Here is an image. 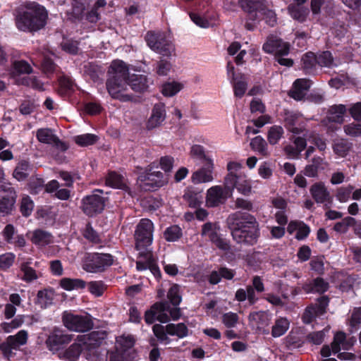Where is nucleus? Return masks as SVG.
I'll return each mask as SVG.
<instances>
[{"instance_id": "nucleus-1", "label": "nucleus", "mask_w": 361, "mask_h": 361, "mask_svg": "<svg viewBox=\"0 0 361 361\" xmlns=\"http://www.w3.org/2000/svg\"><path fill=\"white\" fill-rule=\"evenodd\" d=\"M226 225L233 240L245 246L255 245L260 237L259 222L247 212L231 213L226 219Z\"/></svg>"}, {"instance_id": "nucleus-2", "label": "nucleus", "mask_w": 361, "mask_h": 361, "mask_svg": "<svg viewBox=\"0 0 361 361\" xmlns=\"http://www.w3.org/2000/svg\"><path fill=\"white\" fill-rule=\"evenodd\" d=\"M129 78V69L127 65L122 61H114L110 66L108 72V78L106 87L108 93L114 99L121 102H132L134 96L126 93L128 90V78Z\"/></svg>"}, {"instance_id": "nucleus-3", "label": "nucleus", "mask_w": 361, "mask_h": 361, "mask_svg": "<svg viewBox=\"0 0 361 361\" xmlns=\"http://www.w3.org/2000/svg\"><path fill=\"white\" fill-rule=\"evenodd\" d=\"M48 18V12L44 6L32 2L26 6V10L19 11L15 18L18 30L25 32H35L44 27Z\"/></svg>"}, {"instance_id": "nucleus-4", "label": "nucleus", "mask_w": 361, "mask_h": 361, "mask_svg": "<svg viewBox=\"0 0 361 361\" xmlns=\"http://www.w3.org/2000/svg\"><path fill=\"white\" fill-rule=\"evenodd\" d=\"M108 200L107 197L104 196L102 190L94 189L91 194L82 197L80 209L86 216L94 217L103 212Z\"/></svg>"}, {"instance_id": "nucleus-5", "label": "nucleus", "mask_w": 361, "mask_h": 361, "mask_svg": "<svg viewBox=\"0 0 361 361\" xmlns=\"http://www.w3.org/2000/svg\"><path fill=\"white\" fill-rule=\"evenodd\" d=\"M114 257L109 253H86L82 262V268L89 273H102L114 264Z\"/></svg>"}, {"instance_id": "nucleus-6", "label": "nucleus", "mask_w": 361, "mask_h": 361, "mask_svg": "<svg viewBox=\"0 0 361 361\" xmlns=\"http://www.w3.org/2000/svg\"><path fill=\"white\" fill-rule=\"evenodd\" d=\"M61 319L64 326L71 331L84 333L92 329L94 326L92 317L88 314L82 315L64 311Z\"/></svg>"}, {"instance_id": "nucleus-7", "label": "nucleus", "mask_w": 361, "mask_h": 361, "mask_svg": "<svg viewBox=\"0 0 361 361\" xmlns=\"http://www.w3.org/2000/svg\"><path fill=\"white\" fill-rule=\"evenodd\" d=\"M145 39L152 50L164 56H170L175 51L174 45L163 32L148 31Z\"/></svg>"}, {"instance_id": "nucleus-8", "label": "nucleus", "mask_w": 361, "mask_h": 361, "mask_svg": "<svg viewBox=\"0 0 361 361\" xmlns=\"http://www.w3.org/2000/svg\"><path fill=\"white\" fill-rule=\"evenodd\" d=\"M28 334L25 330H20L16 334L8 336L0 343V351L3 357L10 360L16 355V351L27 343Z\"/></svg>"}, {"instance_id": "nucleus-9", "label": "nucleus", "mask_w": 361, "mask_h": 361, "mask_svg": "<svg viewBox=\"0 0 361 361\" xmlns=\"http://www.w3.org/2000/svg\"><path fill=\"white\" fill-rule=\"evenodd\" d=\"M154 224L149 219H142L135 231V249L145 250L153 240Z\"/></svg>"}, {"instance_id": "nucleus-10", "label": "nucleus", "mask_w": 361, "mask_h": 361, "mask_svg": "<svg viewBox=\"0 0 361 361\" xmlns=\"http://www.w3.org/2000/svg\"><path fill=\"white\" fill-rule=\"evenodd\" d=\"M262 4L253 0H240L239 6L246 13L245 27L249 31L256 28L257 23L262 20L261 11Z\"/></svg>"}, {"instance_id": "nucleus-11", "label": "nucleus", "mask_w": 361, "mask_h": 361, "mask_svg": "<svg viewBox=\"0 0 361 361\" xmlns=\"http://www.w3.org/2000/svg\"><path fill=\"white\" fill-rule=\"evenodd\" d=\"M17 192L11 183H6L0 188V215L12 214L16 209Z\"/></svg>"}, {"instance_id": "nucleus-12", "label": "nucleus", "mask_w": 361, "mask_h": 361, "mask_svg": "<svg viewBox=\"0 0 361 361\" xmlns=\"http://www.w3.org/2000/svg\"><path fill=\"white\" fill-rule=\"evenodd\" d=\"M225 188L231 194L234 188L243 195L248 196L251 193L250 181L244 175L228 173L224 179Z\"/></svg>"}, {"instance_id": "nucleus-13", "label": "nucleus", "mask_w": 361, "mask_h": 361, "mask_svg": "<svg viewBox=\"0 0 361 361\" xmlns=\"http://www.w3.org/2000/svg\"><path fill=\"white\" fill-rule=\"evenodd\" d=\"M73 336L61 329L54 327L49 334L45 341L47 348L51 352H58L63 345L69 343Z\"/></svg>"}, {"instance_id": "nucleus-14", "label": "nucleus", "mask_w": 361, "mask_h": 361, "mask_svg": "<svg viewBox=\"0 0 361 361\" xmlns=\"http://www.w3.org/2000/svg\"><path fill=\"white\" fill-rule=\"evenodd\" d=\"M290 45L282 39L276 36H269L262 46V50L267 54L274 55V57L288 56L290 53Z\"/></svg>"}, {"instance_id": "nucleus-15", "label": "nucleus", "mask_w": 361, "mask_h": 361, "mask_svg": "<svg viewBox=\"0 0 361 361\" xmlns=\"http://www.w3.org/2000/svg\"><path fill=\"white\" fill-rule=\"evenodd\" d=\"M228 190H224L220 185H215L210 188L207 192L206 204L208 207H216L224 204L228 198Z\"/></svg>"}, {"instance_id": "nucleus-16", "label": "nucleus", "mask_w": 361, "mask_h": 361, "mask_svg": "<svg viewBox=\"0 0 361 361\" xmlns=\"http://www.w3.org/2000/svg\"><path fill=\"white\" fill-rule=\"evenodd\" d=\"M37 139L44 144L53 145L61 152H66L68 149V145L61 141L56 135L52 133L50 128H39L37 130Z\"/></svg>"}, {"instance_id": "nucleus-17", "label": "nucleus", "mask_w": 361, "mask_h": 361, "mask_svg": "<svg viewBox=\"0 0 361 361\" xmlns=\"http://www.w3.org/2000/svg\"><path fill=\"white\" fill-rule=\"evenodd\" d=\"M166 106L164 103L155 104L152 110L150 117L147 121L146 128L148 130H153L161 125L166 119Z\"/></svg>"}, {"instance_id": "nucleus-18", "label": "nucleus", "mask_w": 361, "mask_h": 361, "mask_svg": "<svg viewBox=\"0 0 361 361\" xmlns=\"http://www.w3.org/2000/svg\"><path fill=\"white\" fill-rule=\"evenodd\" d=\"M302 290L306 293L324 294L329 288V283L322 277H317L310 281H307L301 286Z\"/></svg>"}, {"instance_id": "nucleus-19", "label": "nucleus", "mask_w": 361, "mask_h": 361, "mask_svg": "<svg viewBox=\"0 0 361 361\" xmlns=\"http://www.w3.org/2000/svg\"><path fill=\"white\" fill-rule=\"evenodd\" d=\"M310 192L312 198L317 204H331L332 202V197L330 192L322 182L314 183L311 186Z\"/></svg>"}, {"instance_id": "nucleus-20", "label": "nucleus", "mask_w": 361, "mask_h": 361, "mask_svg": "<svg viewBox=\"0 0 361 361\" xmlns=\"http://www.w3.org/2000/svg\"><path fill=\"white\" fill-rule=\"evenodd\" d=\"M310 87V80L305 78L296 79L291 90L288 92V96L296 101L302 100L307 94Z\"/></svg>"}, {"instance_id": "nucleus-21", "label": "nucleus", "mask_w": 361, "mask_h": 361, "mask_svg": "<svg viewBox=\"0 0 361 361\" xmlns=\"http://www.w3.org/2000/svg\"><path fill=\"white\" fill-rule=\"evenodd\" d=\"M214 164L212 159H207L203 166L194 172L192 176V180L194 183H207L213 180L212 172Z\"/></svg>"}, {"instance_id": "nucleus-22", "label": "nucleus", "mask_w": 361, "mask_h": 361, "mask_svg": "<svg viewBox=\"0 0 361 361\" xmlns=\"http://www.w3.org/2000/svg\"><path fill=\"white\" fill-rule=\"evenodd\" d=\"M164 174L161 171L147 173L142 181L146 190H155L164 185Z\"/></svg>"}, {"instance_id": "nucleus-23", "label": "nucleus", "mask_w": 361, "mask_h": 361, "mask_svg": "<svg viewBox=\"0 0 361 361\" xmlns=\"http://www.w3.org/2000/svg\"><path fill=\"white\" fill-rule=\"evenodd\" d=\"M138 93H144L147 91L149 88L148 78L146 75L140 74H129L128 78V86Z\"/></svg>"}, {"instance_id": "nucleus-24", "label": "nucleus", "mask_w": 361, "mask_h": 361, "mask_svg": "<svg viewBox=\"0 0 361 361\" xmlns=\"http://www.w3.org/2000/svg\"><path fill=\"white\" fill-rule=\"evenodd\" d=\"M169 307L168 301H159L154 302L149 310H146L144 320L148 325L152 324L157 321L159 312H166Z\"/></svg>"}, {"instance_id": "nucleus-25", "label": "nucleus", "mask_w": 361, "mask_h": 361, "mask_svg": "<svg viewBox=\"0 0 361 361\" xmlns=\"http://www.w3.org/2000/svg\"><path fill=\"white\" fill-rule=\"evenodd\" d=\"M326 164V162L324 158L314 156L305 167L303 171L304 175L310 178L317 177L319 171L324 170V165Z\"/></svg>"}, {"instance_id": "nucleus-26", "label": "nucleus", "mask_w": 361, "mask_h": 361, "mask_svg": "<svg viewBox=\"0 0 361 361\" xmlns=\"http://www.w3.org/2000/svg\"><path fill=\"white\" fill-rule=\"evenodd\" d=\"M183 199L191 208H197L202 203V191L196 188H188L183 195Z\"/></svg>"}, {"instance_id": "nucleus-27", "label": "nucleus", "mask_w": 361, "mask_h": 361, "mask_svg": "<svg viewBox=\"0 0 361 361\" xmlns=\"http://www.w3.org/2000/svg\"><path fill=\"white\" fill-rule=\"evenodd\" d=\"M106 338V331H94L87 335L84 344L87 345L89 350H93L99 347Z\"/></svg>"}, {"instance_id": "nucleus-28", "label": "nucleus", "mask_w": 361, "mask_h": 361, "mask_svg": "<svg viewBox=\"0 0 361 361\" xmlns=\"http://www.w3.org/2000/svg\"><path fill=\"white\" fill-rule=\"evenodd\" d=\"M83 350L82 344L79 343H73L65 350L59 354V357L61 360L66 361H78Z\"/></svg>"}, {"instance_id": "nucleus-29", "label": "nucleus", "mask_w": 361, "mask_h": 361, "mask_svg": "<svg viewBox=\"0 0 361 361\" xmlns=\"http://www.w3.org/2000/svg\"><path fill=\"white\" fill-rule=\"evenodd\" d=\"M32 171V165L27 160H20L16 165L13 176L18 181L25 180Z\"/></svg>"}, {"instance_id": "nucleus-30", "label": "nucleus", "mask_w": 361, "mask_h": 361, "mask_svg": "<svg viewBox=\"0 0 361 361\" xmlns=\"http://www.w3.org/2000/svg\"><path fill=\"white\" fill-rule=\"evenodd\" d=\"M58 94L62 97H68L74 92V83L66 75L61 76L58 80Z\"/></svg>"}, {"instance_id": "nucleus-31", "label": "nucleus", "mask_w": 361, "mask_h": 361, "mask_svg": "<svg viewBox=\"0 0 361 361\" xmlns=\"http://www.w3.org/2000/svg\"><path fill=\"white\" fill-rule=\"evenodd\" d=\"M347 111L344 104H334L329 107L327 118L330 122L342 123L344 121V114Z\"/></svg>"}, {"instance_id": "nucleus-32", "label": "nucleus", "mask_w": 361, "mask_h": 361, "mask_svg": "<svg viewBox=\"0 0 361 361\" xmlns=\"http://www.w3.org/2000/svg\"><path fill=\"white\" fill-rule=\"evenodd\" d=\"M31 241L37 246H46L53 243V236L48 231L36 229L32 233Z\"/></svg>"}, {"instance_id": "nucleus-33", "label": "nucleus", "mask_w": 361, "mask_h": 361, "mask_svg": "<svg viewBox=\"0 0 361 361\" xmlns=\"http://www.w3.org/2000/svg\"><path fill=\"white\" fill-rule=\"evenodd\" d=\"M106 6V0H97L90 11L85 14V20L90 23H97L101 19V8Z\"/></svg>"}, {"instance_id": "nucleus-34", "label": "nucleus", "mask_w": 361, "mask_h": 361, "mask_svg": "<svg viewBox=\"0 0 361 361\" xmlns=\"http://www.w3.org/2000/svg\"><path fill=\"white\" fill-rule=\"evenodd\" d=\"M87 3V0H72V11L69 13V18L72 21L82 20Z\"/></svg>"}, {"instance_id": "nucleus-35", "label": "nucleus", "mask_w": 361, "mask_h": 361, "mask_svg": "<svg viewBox=\"0 0 361 361\" xmlns=\"http://www.w3.org/2000/svg\"><path fill=\"white\" fill-rule=\"evenodd\" d=\"M106 185L117 189L125 190L127 185L124 182V177L116 171H109L105 178Z\"/></svg>"}, {"instance_id": "nucleus-36", "label": "nucleus", "mask_w": 361, "mask_h": 361, "mask_svg": "<svg viewBox=\"0 0 361 361\" xmlns=\"http://www.w3.org/2000/svg\"><path fill=\"white\" fill-rule=\"evenodd\" d=\"M166 331L169 336H177L178 338H183L189 335V329L185 323L178 324L169 323L166 325Z\"/></svg>"}, {"instance_id": "nucleus-37", "label": "nucleus", "mask_w": 361, "mask_h": 361, "mask_svg": "<svg viewBox=\"0 0 361 361\" xmlns=\"http://www.w3.org/2000/svg\"><path fill=\"white\" fill-rule=\"evenodd\" d=\"M317 65V58L314 53L308 51L302 56V67L306 74H314Z\"/></svg>"}, {"instance_id": "nucleus-38", "label": "nucleus", "mask_w": 361, "mask_h": 361, "mask_svg": "<svg viewBox=\"0 0 361 361\" xmlns=\"http://www.w3.org/2000/svg\"><path fill=\"white\" fill-rule=\"evenodd\" d=\"M60 286L67 291L73 290L84 289L86 286V282L81 279L63 278L59 282Z\"/></svg>"}, {"instance_id": "nucleus-39", "label": "nucleus", "mask_w": 361, "mask_h": 361, "mask_svg": "<svg viewBox=\"0 0 361 361\" xmlns=\"http://www.w3.org/2000/svg\"><path fill=\"white\" fill-rule=\"evenodd\" d=\"M288 10L290 16L300 23L305 22L310 14L308 6H288Z\"/></svg>"}, {"instance_id": "nucleus-40", "label": "nucleus", "mask_w": 361, "mask_h": 361, "mask_svg": "<svg viewBox=\"0 0 361 361\" xmlns=\"http://www.w3.org/2000/svg\"><path fill=\"white\" fill-rule=\"evenodd\" d=\"M353 144L347 140L341 139L335 141L332 148L334 152L340 157H345L352 149Z\"/></svg>"}, {"instance_id": "nucleus-41", "label": "nucleus", "mask_w": 361, "mask_h": 361, "mask_svg": "<svg viewBox=\"0 0 361 361\" xmlns=\"http://www.w3.org/2000/svg\"><path fill=\"white\" fill-rule=\"evenodd\" d=\"M233 84V92L235 97L242 98L247 87V83L245 80V77L243 74H240L239 77L235 80H231Z\"/></svg>"}, {"instance_id": "nucleus-42", "label": "nucleus", "mask_w": 361, "mask_h": 361, "mask_svg": "<svg viewBox=\"0 0 361 361\" xmlns=\"http://www.w3.org/2000/svg\"><path fill=\"white\" fill-rule=\"evenodd\" d=\"M299 115L296 113H290L286 114L284 123L286 129L293 134L299 135L302 130L300 128L296 127Z\"/></svg>"}, {"instance_id": "nucleus-43", "label": "nucleus", "mask_w": 361, "mask_h": 361, "mask_svg": "<svg viewBox=\"0 0 361 361\" xmlns=\"http://www.w3.org/2000/svg\"><path fill=\"white\" fill-rule=\"evenodd\" d=\"M269 314L266 311L252 312L248 316V320L256 323L259 327L268 326L269 318Z\"/></svg>"}, {"instance_id": "nucleus-44", "label": "nucleus", "mask_w": 361, "mask_h": 361, "mask_svg": "<svg viewBox=\"0 0 361 361\" xmlns=\"http://www.w3.org/2000/svg\"><path fill=\"white\" fill-rule=\"evenodd\" d=\"M289 322L286 318L281 317L276 320L272 326L271 336L274 338L283 336L289 328Z\"/></svg>"}, {"instance_id": "nucleus-45", "label": "nucleus", "mask_w": 361, "mask_h": 361, "mask_svg": "<svg viewBox=\"0 0 361 361\" xmlns=\"http://www.w3.org/2000/svg\"><path fill=\"white\" fill-rule=\"evenodd\" d=\"M251 149L257 152L259 154L267 157L269 155L267 150V143L261 136H256L250 142Z\"/></svg>"}, {"instance_id": "nucleus-46", "label": "nucleus", "mask_w": 361, "mask_h": 361, "mask_svg": "<svg viewBox=\"0 0 361 361\" xmlns=\"http://www.w3.org/2000/svg\"><path fill=\"white\" fill-rule=\"evenodd\" d=\"M12 73L15 75L21 74H30L32 72V68L25 60L14 61L12 63Z\"/></svg>"}, {"instance_id": "nucleus-47", "label": "nucleus", "mask_w": 361, "mask_h": 361, "mask_svg": "<svg viewBox=\"0 0 361 361\" xmlns=\"http://www.w3.org/2000/svg\"><path fill=\"white\" fill-rule=\"evenodd\" d=\"M99 137L94 134L85 133L74 137L75 142L80 147H88L94 145Z\"/></svg>"}, {"instance_id": "nucleus-48", "label": "nucleus", "mask_w": 361, "mask_h": 361, "mask_svg": "<svg viewBox=\"0 0 361 361\" xmlns=\"http://www.w3.org/2000/svg\"><path fill=\"white\" fill-rule=\"evenodd\" d=\"M183 87L178 82H166L161 85V93L166 97H172L179 92Z\"/></svg>"}, {"instance_id": "nucleus-49", "label": "nucleus", "mask_w": 361, "mask_h": 361, "mask_svg": "<svg viewBox=\"0 0 361 361\" xmlns=\"http://www.w3.org/2000/svg\"><path fill=\"white\" fill-rule=\"evenodd\" d=\"M152 331L154 335L157 338L158 341L165 345L169 344L171 339L169 338L166 331V326H163L159 324H155L152 326Z\"/></svg>"}, {"instance_id": "nucleus-50", "label": "nucleus", "mask_w": 361, "mask_h": 361, "mask_svg": "<svg viewBox=\"0 0 361 361\" xmlns=\"http://www.w3.org/2000/svg\"><path fill=\"white\" fill-rule=\"evenodd\" d=\"M182 235V229L178 225H172L166 228L164 232V238L168 242L177 241Z\"/></svg>"}, {"instance_id": "nucleus-51", "label": "nucleus", "mask_w": 361, "mask_h": 361, "mask_svg": "<svg viewBox=\"0 0 361 361\" xmlns=\"http://www.w3.org/2000/svg\"><path fill=\"white\" fill-rule=\"evenodd\" d=\"M30 265V262H25L21 263L20 266V269L23 273L22 279L26 282H30L37 279L36 271Z\"/></svg>"}, {"instance_id": "nucleus-52", "label": "nucleus", "mask_w": 361, "mask_h": 361, "mask_svg": "<svg viewBox=\"0 0 361 361\" xmlns=\"http://www.w3.org/2000/svg\"><path fill=\"white\" fill-rule=\"evenodd\" d=\"M283 129L280 126H274L270 128L268 132L267 140L270 145H274L278 143L283 135Z\"/></svg>"}, {"instance_id": "nucleus-53", "label": "nucleus", "mask_w": 361, "mask_h": 361, "mask_svg": "<svg viewBox=\"0 0 361 361\" xmlns=\"http://www.w3.org/2000/svg\"><path fill=\"white\" fill-rule=\"evenodd\" d=\"M34 209V202L28 195H25L22 197L20 212L25 217H28L32 214Z\"/></svg>"}, {"instance_id": "nucleus-54", "label": "nucleus", "mask_w": 361, "mask_h": 361, "mask_svg": "<svg viewBox=\"0 0 361 361\" xmlns=\"http://www.w3.org/2000/svg\"><path fill=\"white\" fill-rule=\"evenodd\" d=\"M261 18L270 27H274L276 24V15L273 10L269 9L264 5H262Z\"/></svg>"}, {"instance_id": "nucleus-55", "label": "nucleus", "mask_w": 361, "mask_h": 361, "mask_svg": "<svg viewBox=\"0 0 361 361\" xmlns=\"http://www.w3.org/2000/svg\"><path fill=\"white\" fill-rule=\"evenodd\" d=\"M355 222V219L351 216H347L342 219L341 221L337 222L334 226V230L340 233H345L348 228L353 227Z\"/></svg>"}, {"instance_id": "nucleus-56", "label": "nucleus", "mask_w": 361, "mask_h": 361, "mask_svg": "<svg viewBox=\"0 0 361 361\" xmlns=\"http://www.w3.org/2000/svg\"><path fill=\"white\" fill-rule=\"evenodd\" d=\"M323 258V256L314 257L310 262L311 270L319 276L323 275L325 271Z\"/></svg>"}, {"instance_id": "nucleus-57", "label": "nucleus", "mask_w": 361, "mask_h": 361, "mask_svg": "<svg viewBox=\"0 0 361 361\" xmlns=\"http://www.w3.org/2000/svg\"><path fill=\"white\" fill-rule=\"evenodd\" d=\"M317 65L322 67H331L334 63V57L329 51H324L316 55Z\"/></svg>"}, {"instance_id": "nucleus-58", "label": "nucleus", "mask_w": 361, "mask_h": 361, "mask_svg": "<svg viewBox=\"0 0 361 361\" xmlns=\"http://www.w3.org/2000/svg\"><path fill=\"white\" fill-rule=\"evenodd\" d=\"M24 320L21 315H18L10 322H2L1 327L5 333H11L13 329H18L23 324Z\"/></svg>"}, {"instance_id": "nucleus-59", "label": "nucleus", "mask_w": 361, "mask_h": 361, "mask_svg": "<svg viewBox=\"0 0 361 361\" xmlns=\"http://www.w3.org/2000/svg\"><path fill=\"white\" fill-rule=\"evenodd\" d=\"M167 298L169 302L173 306H178L180 305L182 298L179 292V286L177 284H173L167 293Z\"/></svg>"}, {"instance_id": "nucleus-60", "label": "nucleus", "mask_w": 361, "mask_h": 361, "mask_svg": "<svg viewBox=\"0 0 361 361\" xmlns=\"http://www.w3.org/2000/svg\"><path fill=\"white\" fill-rule=\"evenodd\" d=\"M88 289L92 294L100 297L106 289V286L102 281H94L88 283Z\"/></svg>"}, {"instance_id": "nucleus-61", "label": "nucleus", "mask_w": 361, "mask_h": 361, "mask_svg": "<svg viewBox=\"0 0 361 361\" xmlns=\"http://www.w3.org/2000/svg\"><path fill=\"white\" fill-rule=\"evenodd\" d=\"M15 259L16 255L12 252H6L0 255V270H8L13 266Z\"/></svg>"}, {"instance_id": "nucleus-62", "label": "nucleus", "mask_w": 361, "mask_h": 361, "mask_svg": "<svg viewBox=\"0 0 361 361\" xmlns=\"http://www.w3.org/2000/svg\"><path fill=\"white\" fill-rule=\"evenodd\" d=\"M82 235L91 243H98L100 242L98 233L94 231L90 223L86 224L85 228L82 231Z\"/></svg>"}, {"instance_id": "nucleus-63", "label": "nucleus", "mask_w": 361, "mask_h": 361, "mask_svg": "<svg viewBox=\"0 0 361 361\" xmlns=\"http://www.w3.org/2000/svg\"><path fill=\"white\" fill-rule=\"evenodd\" d=\"M345 133L350 137H357L361 136V123L353 122L345 125L343 127Z\"/></svg>"}, {"instance_id": "nucleus-64", "label": "nucleus", "mask_w": 361, "mask_h": 361, "mask_svg": "<svg viewBox=\"0 0 361 361\" xmlns=\"http://www.w3.org/2000/svg\"><path fill=\"white\" fill-rule=\"evenodd\" d=\"M238 315L233 312L224 313L221 317L222 323L228 329L235 326L238 322Z\"/></svg>"}]
</instances>
